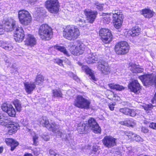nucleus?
<instances>
[{"label": "nucleus", "instance_id": "f257e3e1", "mask_svg": "<svg viewBox=\"0 0 156 156\" xmlns=\"http://www.w3.org/2000/svg\"><path fill=\"white\" fill-rule=\"evenodd\" d=\"M5 28L7 31L15 30L14 39L16 42L22 41L24 37V31L21 27L16 25V21L12 19H9L5 23Z\"/></svg>", "mask_w": 156, "mask_h": 156}, {"label": "nucleus", "instance_id": "f03ea898", "mask_svg": "<svg viewBox=\"0 0 156 156\" xmlns=\"http://www.w3.org/2000/svg\"><path fill=\"white\" fill-rule=\"evenodd\" d=\"M84 13L87 17V20L80 16H76L74 20L80 27H84L86 24L87 21L90 23H92L96 19L97 14V11H93L89 9H85Z\"/></svg>", "mask_w": 156, "mask_h": 156}, {"label": "nucleus", "instance_id": "7ed1b4c3", "mask_svg": "<svg viewBox=\"0 0 156 156\" xmlns=\"http://www.w3.org/2000/svg\"><path fill=\"white\" fill-rule=\"evenodd\" d=\"M63 34L64 37L70 41L75 40L78 38L80 35L78 28L70 26H67L64 29Z\"/></svg>", "mask_w": 156, "mask_h": 156}, {"label": "nucleus", "instance_id": "20e7f679", "mask_svg": "<svg viewBox=\"0 0 156 156\" xmlns=\"http://www.w3.org/2000/svg\"><path fill=\"white\" fill-rule=\"evenodd\" d=\"M50 131H51L54 133H56V135L58 137H62V139H64L66 143L68 144H70L72 139L69 135L66 134L64 132L62 133L58 130L59 126L55 123L52 122L51 124H49L48 127L47 128Z\"/></svg>", "mask_w": 156, "mask_h": 156}, {"label": "nucleus", "instance_id": "39448f33", "mask_svg": "<svg viewBox=\"0 0 156 156\" xmlns=\"http://www.w3.org/2000/svg\"><path fill=\"white\" fill-rule=\"evenodd\" d=\"M39 34L42 40H48L52 36V29L47 24H42L39 28Z\"/></svg>", "mask_w": 156, "mask_h": 156}, {"label": "nucleus", "instance_id": "423d86ee", "mask_svg": "<svg viewBox=\"0 0 156 156\" xmlns=\"http://www.w3.org/2000/svg\"><path fill=\"white\" fill-rule=\"evenodd\" d=\"M90 103V100L84 98L82 95H78L74 102V105L80 108L88 109Z\"/></svg>", "mask_w": 156, "mask_h": 156}, {"label": "nucleus", "instance_id": "0eeeda50", "mask_svg": "<svg viewBox=\"0 0 156 156\" xmlns=\"http://www.w3.org/2000/svg\"><path fill=\"white\" fill-rule=\"evenodd\" d=\"M18 18L20 23L24 25H29L31 21L32 17L27 10L23 9L18 11Z\"/></svg>", "mask_w": 156, "mask_h": 156}, {"label": "nucleus", "instance_id": "6e6552de", "mask_svg": "<svg viewBox=\"0 0 156 156\" xmlns=\"http://www.w3.org/2000/svg\"><path fill=\"white\" fill-rule=\"evenodd\" d=\"M85 48L84 44L81 41H77L74 42L73 45L69 48L72 54L74 55H79L83 53Z\"/></svg>", "mask_w": 156, "mask_h": 156}, {"label": "nucleus", "instance_id": "1a4fd4ad", "mask_svg": "<svg viewBox=\"0 0 156 156\" xmlns=\"http://www.w3.org/2000/svg\"><path fill=\"white\" fill-rule=\"evenodd\" d=\"M113 21L114 27L119 28L122 25L123 18V16L119 10H113L112 11Z\"/></svg>", "mask_w": 156, "mask_h": 156}, {"label": "nucleus", "instance_id": "9d476101", "mask_svg": "<svg viewBox=\"0 0 156 156\" xmlns=\"http://www.w3.org/2000/svg\"><path fill=\"white\" fill-rule=\"evenodd\" d=\"M46 8L50 12L57 13L59 9V4L58 0H47L45 2Z\"/></svg>", "mask_w": 156, "mask_h": 156}, {"label": "nucleus", "instance_id": "9b49d317", "mask_svg": "<svg viewBox=\"0 0 156 156\" xmlns=\"http://www.w3.org/2000/svg\"><path fill=\"white\" fill-rule=\"evenodd\" d=\"M129 46L124 41L118 43L115 46V51L117 54L122 55L127 53L129 51Z\"/></svg>", "mask_w": 156, "mask_h": 156}, {"label": "nucleus", "instance_id": "f8f14e48", "mask_svg": "<svg viewBox=\"0 0 156 156\" xmlns=\"http://www.w3.org/2000/svg\"><path fill=\"white\" fill-rule=\"evenodd\" d=\"M97 67L101 73L103 75H108L111 71V68L108 62L103 60L98 61Z\"/></svg>", "mask_w": 156, "mask_h": 156}, {"label": "nucleus", "instance_id": "ddd939ff", "mask_svg": "<svg viewBox=\"0 0 156 156\" xmlns=\"http://www.w3.org/2000/svg\"><path fill=\"white\" fill-rule=\"evenodd\" d=\"M99 35L103 42L105 43H109L112 40V35L110 30L108 29L102 28L100 31Z\"/></svg>", "mask_w": 156, "mask_h": 156}, {"label": "nucleus", "instance_id": "4468645a", "mask_svg": "<svg viewBox=\"0 0 156 156\" xmlns=\"http://www.w3.org/2000/svg\"><path fill=\"white\" fill-rule=\"evenodd\" d=\"M139 78L145 86L154 83V75L153 74L141 76L139 77Z\"/></svg>", "mask_w": 156, "mask_h": 156}, {"label": "nucleus", "instance_id": "2eb2a0df", "mask_svg": "<svg viewBox=\"0 0 156 156\" xmlns=\"http://www.w3.org/2000/svg\"><path fill=\"white\" fill-rule=\"evenodd\" d=\"M1 108L2 110L7 112L10 116L14 117L15 116V110L11 105L7 104L6 103H4Z\"/></svg>", "mask_w": 156, "mask_h": 156}, {"label": "nucleus", "instance_id": "dca6fc26", "mask_svg": "<svg viewBox=\"0 0 156 156\" xmlns=\"http://www.w3.org/2000/svg\"><path fill=\"white\" fill-rule=\"evenodd\" d=\"M88 129L90 128L95 133H100L101 132V129L98 124L95 120L92 118L89 119L88 124H87Z\"/></svg>", "mask_w": 156, "mask_h": 156}, {"label": "nucleus", "instance_id": "f3484780", "mask_svg": "<svg viewBox=\"0 0 156 156\" xmlns=\"http://www.w3.org/2000/svg\"><path fill=\"white\" fill-rule=\"evenodd\" d=\"M115 139L113 137L106 136L102 140V143L105 147L109 148L115 145Z\"/></svg>", "mask_w": 156, "mask_h": 156}, {"label": "nucleus", "instance_id": "a211bd4d", "mask_svg": "<svg viewBox=\"0 0 156 156\" xmlns=\"http://www.w3.org/2000/svg\"><path fill=\"white\" fill-rule=\"evenodd\" d=\"M128 87L131 91L135 93H138L141 88L140 84L136 80H132L129 84Z\"/></svg>", "mask_w": 156, "mask_h": 156}, {"label": "nucleus", "instance_id": "6ab92c4d", "mask_svg": "<svg viewBox=\"0 0 156 156\" xmlns=\"http://www.w3.org/2000/svg\"><path fill=\"white\" fill-rule=\"evenodd\" d=\"M24 43L25 45L32 47L36 44V41L33 35L28 34Z\"/></svg>", "mask_w": 156, "mask_h": 156}, {"label": "nucleus", "instance_id": "aec40b11", "mask_svg": "<svg viewBox=\"0 0 156 156\" xmlns=\"http://www.w3.org/2000/svg\"><path fill=\"white\" fill-rule=\"evenodd\" d=\"M19 126L18 124L15 122H13L10 125L7 127L8 133L11 135L15 133L19 129Z\"/></svg>", "mask_w": 156, "mask_h": 156}, {"label": "nucleus", "instance_id": "412c9836", "mask_svg": "<svg viewBox=\"0 0 156 156\" xmlns=\"http://www.w3.org/2000/svg\"><path fill=\"white\" fill-rule=\"evenodd\" d=\"M136 111L134 109H131L128 108H122L120 109V112L125 115H129L132 117L136 116L137 114Z\"/></svg>", "mask_w": 156, "mask_h": 156}, {"label": "nucleus", "instance_id": "4be33fe9", "mask_svg": "<svg viewBox=\"0 0 156 156\" xmlns=\"http://www.w3.org/2000/svg\"><path fill=\"white\" fill-rule=\"evenodd\" d=\"M24 84L25 90L28 94H30L36 87L34 83L26 82L24 83Z\"/></svg>", "mask_w": 156, "mask_h": 156}, {"label": "nucleus", "instance_id": "5701e85b", "mask_svg": "<svg viewBox=\"0 0 156 156\" xmlns=\"http://www.w3.org/2000/svg\"><path fill=\"white\" fill-rule=\"evenodd\" d=\"M88 126L87 124L81 123L79 124L77 128L78 132L80 134H86L87 132Z\"/></svg>", "mask_w": 156, "mask_h": 156}, {"label": "nucleus", "instance_id": "b1692460", "mask_svg": "<svg viewBox=\"0 0 156 156\" xmlns=\"http://www.w3.org/2000/svg\"><path fill=\"white\" fill-rule=\"evenodd\" d=\"M5 142L7 144H10L11 150L12 151H13L19 144L18 142L13 140L12 139L6 138Z\"/></svg>", "mask_w": 156, "mask_h": 156}, {"label": "nucleus", "instance_id": "393cba45", "mask_svg": "<svg viewBox=\"0 0 156 156\" xmlns=\"http://www.w3.org/2000/svg\"><path fill=\"white\" fill-rule=\"evenodd\" d=\"M130 70L133 73H139L143 71V69L138 65L132 64L129 67Z\"/></svg>", "mask_w": 156, "mask_h": 156}, {"label": "nucleus", "instance_id": "a878e982", "mask_svg": "<svg viewBox=\"0 0 156 156\" xmlns=\"http://www.w3.org/2000/svg\"><path fill=\"white\" fill-rule=\"evenodd\" d=\"M86 60L88 64H93L98 61V58L97 56H95L90 53L86 57Z\"/></svg>", "mask_w": 156, "mask_h": 156}, {"label": "nucleus", "instance_id": "bb28decb", "mask_svg": "<svg viewBox=\"0 0 156 156\" xmlns=\"http://www.w3.org/2000/svg\"><path fill=\"white\" fill-rule=\"evenodd\" d=\"M82 70L88 74L90 77V78L94 80H96L95 76L92 73L91 70L86 65L83 66L82 67Z\"/></svg>", "mask_w": 156, "mask_h": 156}, {"label": "nucleus", "instance_id": "cd10ccee", "mask_svg": "<svg viewBox=\"0 0 156 156\" xmlns=\"http://www.w3.org/2000/svg\"><path fill=\"white\" fill-rule=\"evenodd\" d=\"M140 29L137 27H133L129 32V34L133 37L138 36L140 33Z\"/></svg>", "mask_w": 156, "mask_h": 156}, {"label": "nucleus", "instance_id": "c85d7f7f", "mask_svg": "<svg viewBox=\"0 0 156 156\" xmlns=\"http://www.w3.org/2000/svg\"><path fill=\"white\" fill-rule=\"evenodd\" d=\"M142 14L147 18H150L153 16L154 12L150 9H145L142 10Z\"/></svg>", "mask_w": 156, "mask_h": 156}, {"label": "nucleus", "instance_id": "c756f323", "mask_svg": "<svg viewBox=\"0 0 156 156\" xmlns=\"http://www.w3.org/2000/svg\"><path fill=\"white\" fill-rule=\"evenodd\" d=\"M108 86L110 88L117 90L121 91L124 89L123 86L115 83H109L108 84Z\"/></svg>", "mask_w": 156, "mask_h": 156}, {"label": "nucleus", "instance_id": "7c9ffc66", "mask_svg": "<svg viewBox=\"0 0 156 156\" xmlns=\"http://www.w3.org/2000/svg\"><path fill=\"white\" fill-rule=\"evenodd\" d=\"M40 122L41 125L46 128L48 127L49 123V121L46 117H42L40 120Z\"/></svg>", "mask_w": 156, "mask_h": 156}, {"label": "nucleus", "instance_id": "2f4dec72", "mask_svg": "<svg viewBox=\"0 0 156 156\" xmlns=\"http://www.w3.org/2000/svg\"><path fill=\"white\" fill-rule=\"evenodd\" d=\"M53 96L55 97H62V94L61 90L59 89H55L52 90Z\"/></svg>", "mask_w": 156, "mask_h": 156}, {"label": "nucleus", "instance_id": "473e14b6", "mask_svg": "<svg viewBox=\"0 0 156 156\" xmlns=\"http://www.w3.org/2000/svg\"><path fill=\"white\" fill-rule=\"evenodd\" d=\"M111 13L106 14V15L102 18V21L104 23L108 24L110 22L111 20V18L109 16L111 15Z\"/></svg>", "mask_w": 156, "mask_h": 156}, {"label": "nucleus", "instance_id": "72a5a7b5", "mask_svg": "<svg viewBox=\"0 0 156 156\" xmlns=\"http://www.w3.org/2000/svg\"><path fill=\"white\" fill-rule=\"evenodd\" d=\"M55 48L56 49L63 52L64 55L66 56H69V53L64 47L59 46H55Z\"/></svg>", "mask_w": 156, "mask_h": 156}, {"label": "nucleus", "instance_id": "f704fd0d", "mask_svg": "<svg viewBox=\"0 0 156 156\" xmlns=\"http://www.w3.org/2000/svg\"><path fill=\"white\" fill-rule=\"evenodd\" d=\"M13 103L16 110L20 112L21 110L22 107L20 101L17 99L15 100Z\"/></svg>", "mask_w": 156, "mask_h": 156}, {"label": "nucleus", "instance_id": "c9c22d12", "mask_svg": "<svg viewBox=\"0 0 156 156\" xmlns=\"http://www.w3.org/2000/svg\"><path fill=\"white\" fill-rule=\"evenodd\" d=\"M13 122L10 120L8 119L7 117L5 116L3 120V123H1V125L4 126H8L10 125Z\"/></svg>", "mask_w": 156, "mask_h": 156}, {"label": "nucleus", "instance_id": "e433bc0d", "mask_svg": "<svg viewBox=\"0 0 156 156\" xmlns=\"http://www.w3.org/2000/svg\"><path fill=\"white\" fill-rule=\"evenodd\" d=\"M44 80V77L41 75H38L36 77L35 80V84L39 85Z\"/></svg>", "mask_w": 156, "mask_h": 156}, {"label": "nucleus", "instance_id": "4c0bfd02", "mask_svg": "<svg viewBox=\"0 0 156 156\" xmlns=\"http://www.w3.org/2000/svg\"><path fill=\"white\" fill-rule=\"evenodd\" d=\"M2 48L7 50H11L13 48V47L10 44H3L2 45Z\"/></svg>", "mask_w": 156, "mask_h": 156}, {"label": "nucleus", "instance_id": "58836bf2", "mask_svg": "<svg viewBox=\"0 0 156 156\" xmlns=\"http://www.w3.org/2000/svg\"><path fill=\"white\" fill-rule=\"evenodd\" d=\"M124 134L125 136H127L129 139H132L133 140L135 134L132 132L125 131L124 132Z\"/></svg>", "mask_w": 156, "mask_h": 156}, {"label": "nucleus", "instance_id": "ea45409f", "mask_svg": "<svg viewBox=\"0 0 156 156\" xmlns=\"http://www.w3.org/2000/svg\"><path fill=\"white\" fill-rule=\"evenodd\" d=\"M34 135H32V137L33 140L34 144L36 145L38 141V137L37 134L33 133Z\"/></svg>", "mask_w": 156, "mask_h": 156}, {"label": "nucleus", "instance_id": "a19ab883", "mask_svg": "<svg viewBox=\"0 0 156 156\" xmlns=\"http://www.w3.org/2000/svg\"><path fill=\"white\" fill-rule=\"evenodd\" d=\"M126 122V126L133 127L135 125V122L133 119L127 120Z\"/></svg>", "mask_w": 156, "mask_h": 156}, {"label": "nucleus", "instance_id": "79ce46f5", "mask_svg": "<svg viewBox=\"0 0 156 156\" xmlns=\"http://www.w3.org/2000/svg\"><path fill=\"white\" fill-rule=\"evenodd\" d=\"M94 6L100 10H103V4H102L98 2H97L94 3Z\"/></svg>", "mask_w": 156, "mask_h": 156}, {"label": "nucleus", "instance_id": "37998d69", "mask_svg": "<svg viewBox=\"0 0 156 156\" xmlns=\"http://www.w3.org/2000/svg\"><path fill=\"white\" fill-rule=\"evenodd\" d=\"M133 138V140L139 142L140 141L142 140V138L139 135H137L136 134H134V135Z\"/></svg>", "mask_w": 156, "mask_h": 156}, {"label": "nucleus", "instance_id": "c03bdc74", "mask_svg": "<svg viewBox=\"0 0 156 156\" xmlns=\"http://www.w3.org/2000/svg\"><path fill=\"white\" fill-rule=\"evenodd\" d=\"M153 105L151 104L145 105L143 106V108L146 111L149 110L152 108Z\"/></svg>", "mask_w": 156, "mask_h": 156}, {"label": "nucleus", "instance_id": "a18cd8bd", "mask_svg": "<svg viewBox=\"0 0 156 156\" xmlns=\"http://www.w3.org/2000/svg\"><path fill=\"white\" fill-rule=\"evenodd\" d=\"M69 75L70 77H72L73 80L77 81H78L79 80V79L77 76L73 73L70 72L69 73Z\"/></svg>", "mask_w": 156, "mask_h": 156}, {"label": "nucleus", "instance_id": "49530a36", "mask_svg": "<svg viewBox=\"0 0 156 156\" xmlns=\"http://www.w3.org/2000/svg\"><path fill=\"white\" fill-rule=\"evenodd\" d=\"M9 20L7 21H6L5 22V25H4V28L5 29H3V27L2 25H0V35L2 34H4L5 30L7 31L6 30V29L5 28V23L6 21H8Z\"/></svg>", "mask_w": 156, "mask_h": 156}, {"label": "nucleus", "instance_id": "de8ad7c7", "mask_svg": "<svg viewBox=\"0 0 156 156\" xmlns=\"http://www.w3.org/2000/svg\"><path fill=\"white\" fill-rule=\"evenodd\" d=\"M43 8H36L35 9V11L34 12V13L36 15H37L38 13L40 15V13L41 12V11H42Z\"/></svg>", "mask_w": 156, "mask_h": 156}, {"label": "nucleus", "instance_id": "09e8293b", "mask_svg": "<svg viewBox=\"0 0 156 156\" xmlns=\"http://www.w3.org/2000/svg\"><path fill=\"white\" fill-rule=\"evenodd\" d=\"M109 93L112 95V96L108 97V98L110 99H113L114 98H115L116 97H117V95L116 94H114L113 92H112L110 90H109Z\"/></svg>", "mask_w": 156, "mask_h": 156}, {"label": "nucleus", "instance_id": "8fccbe9b", "mask_svg": "<svg viewBox=\"0 0 156 156\" xmlns=\"http://www.w3.org/2000/svg\"><path fill=\"white\" fill-rule=\"evenodd\" d=\"M149 126L152 129L156 130V123H155L152 122L150 123Z\"/></svg>", "mask_w": 156, "mask_h": 156}, {"label": "nucleus", "instance_id": "3c124183", "mask_svg": "<svg viewBox=\"0 0 156 156\" xmlns=\"http://www.w3.org/2000/svg\"><path fill=\"white\" fill-rule=\"evenodd\" d=\"M141 131L144 133H148L149 130L148 129L145 127H141Z\"/></svg>", "mask_w": 156, "mask_h": 156}, {"label": "nucleus", "instance_id": "603ef678", "mask_svg": "<svg viewBox=\"0 0 156 156\" xmlns=\"http://www.w3.org/2000/svg\"><path fill=\"white\" fill-rule=\"evenodd\" d=\"M41 137L45 141H47L49 140V137L48 135H43L41 136Z\"/></svg>", "mask_w": 156, "mask_h": 156}, {"label": "nucleus", "instance_id": "864d4df0", "mask_svg": "<svg viewBox=\"0 0 156 156\" xmlns=\"http://www.w3.org/2000/svg\"><path fill=\"white\" fill-rule=\"evenodd\" d=\"M4 114L2 113H0V123L1 124V123H3V120L5 117Z\"/></svg>", "mask_w": 156, "mask_h": 156}, {"label": "nucleus", "instance_id": "5fc2aeb1", "mask_svg": "<svg viewBox=\"0 0 156 156\" xmlns=\"http://www.w3.org/2000/svg\"><path fill=\"white\" fill-rule=\"evenodd\" d=\"M55 61L56 63H57L60 66H61L63 65L62 61V60L58 59L56 60Z\"/></svg>", "mask_w": 156, "mask_h": 156}, {"label": "nucleus", "instance_id": "6e6d98bb", "mask_svg": "<svg viewBox=\"0 0 156 156\" xmlns=\"http://www.w3.org/2000/svg\"><path fill=\"white\" fill-rule=\"evenodd\" d=\"M37 0H28V2L31 5H34Z\"/></svg>", "mask_w": 156, "mask_h": 156}, {"label": "nucleus", "instance_id": "4d7b16f0", "mask_svg": "<svg viewBox=\"0 0 156 156\" xmlns=\"http://www.w3.org/2000/svg\"><path fill=\"white\" fill-rule=\"evenodd\" d=\"M152 102L153 104L156 103V93L154 94L153 99L152 100Z\"/></svg>", "mask_w": 156, "mask_h": 156}, {"label": "nucleus", "instance_id": "13d9d810", "mask_svg": "<svg viewBox=\"0 0 156 156\" xmlns=\"http://www.w3.org/2000/svg\"><path fill=\"white\" fill-rule=\"evenodd\" d=\"M56 153L54 151L52 150H50L49 154L51 156H55Z\"/></svg>", "mask_w": 156, "mask_h": 156}, {"label": "nucleus", "instance_id": "bf43d9fd", "mask_svg": "<svg viewBox=\"0 0 156 156\" xmlns=\"http://www.w3.org/2000/svg\"><path fill=\"white\" fill-rule=\"evenodd\" d=\"M99 151L96 148H94L92 150V153H94V154H96L97 153H98Z\"/></svg>", "mask_w": 156, "mask_h": 156}, {"label": "nucleus", "instance_id": "052dcab7", "mask_svg": "<svg viewBox=\"0 0 156 156\" xmlns=\"http://www.w3.org/2000/svg\"><path fill=\"white\" fill-rule=\"evenodd\" d=\"M109 107L110 109L112 110L113 111L114 110V105L113 104H110L109 105Z\"/></svg>", "mask_w": 156, "mask_h": 156}, {"label": "nucleus", "instance_id": "680f3d73", "mask_svg": "<svg viewBox=\"0 0 156 156\" xmlns=\"http://www.w3.org/2000/svg\"><path fill=\"white\" fill-rule=\"evenodd\" d=\"M120 124L122 125H125V126H126V123H127L126 120L125 121L120 122Z\"/></svg>", "mask_w": 156, "mask_h": 156}, {"label": "nucleus", "instance_id": "e2e57ef3", "mask_svg": "<svg viewBox=\"0 0 156 156\" xmlns=\"http://www.w3.org/2000/svg\"><path fill=\"white\" fill-rule=\"evenodd\" d=\"M154 83L155 84V85L156 86V75L155 76L154 75Z\"/></svg>", "mask_w": 156, "mask_h": 156}, {"label": "nucleus", "instance_id": "0e129e2a", "mask_svg": "<svg viewBox=\"0 0 156 156\" xmlns=\"http://www.w3.org/2000/svg\"><path fill=\"white\" fill-rule=\"evenodd\" d=\"M24 156H33L32 154H25Z\"/></svg>", "mask_w": 156, "mask_h": 156}, {"label": "nucleus", "instance_id": "69168bd1", "mask_svg": "<svg viewBox=\"0 0 156 156\" xmlns=\"http://www.w3.org/2000/svg\"><path fill=\"white\" fill-rule=\"evenodd\" d=\"M3 150V148L2 147H0V153L2 152Z\"/></svg>", "mask_w": 156, "mask_h": 156}, {"label": "nucleus", "instance_id": "338daca9", "mask_svg": "<svg viewBox=\"0 0 156 156\" xmlns=\"http://www.w3.org/2000/svg\"><path fill=\"white\" fill-rule=\"evenodd\" d=\"M55 156H60L59 154L56 153L55 155Z\"/></svg>", "mask_w": 156, "mask_h": 156}, {"label": "nucleus", "instance_id": "774afa93", "mask_svg": "<svg viewBox=\"0 0 156 156\" xmlns=\"http://www.w3.org/2000/svg\"><path fill=\"white\" fill-rule=\"evenodd\" d=\"M108 93L109 94L108 95V97H109L111 96H112V95H111L109 93V92L108 91Z\"/></svg>", "mask_w": 156, "mask_h": 156}]
</instances>
